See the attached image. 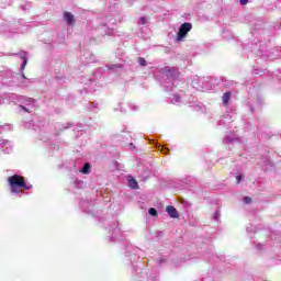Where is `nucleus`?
I'll use <instances>...</instances> for the list:
<instances>
[{"label":"nucleus","instance_id":"9","mask_svg":"<svg viewBox=\"0 0 281 281\" xmlns=\"http://www.w3.org/2000/svg\"><path fill=\"white\" fill-rule=\"evenodd\" d=\"M80 172H82V175H89V172H91V165H89V162H86Z\"/></svg>","mask_w":281,"mask_h":281},{"label":"nucleus","instance_id":"18","mask_svg":"<svg viewBox=\"0 0 281 281\" xmlns=\"http://www.w3.org/2000/svg\"><path fill=\"white\" fill-rule=\"evenodd\" d=\"M244 203H246V204L251 203V198L245 196V198H244Z\"/></svg>","mask_w":281,"mask_h":281},{"label":"nucleus","instance_id":"22","mask_svg":"<svg viewBox=\"0 0 281 281\" xmlns=\"http://www.w3.org/2000/svg\"><path fill=\"white\" fill-rule=\"evenodd\" d=\"M236 181H237V183H240V181H243V176H237Z\"/></svg>","mask_w":281,"mask_h":281},{"label":"nucleus","instance_id":"28","mask_svg":"<svg viewBox=\"0 0 281 281\" xmlns=\"http://www.w3.org/2000/svg\"><path fill=\"white\" fill-rule=\"evenodd\" d=\"M22 78H23L24 80H26V79H27V78L25 77V75H23V74H22Z\"/></svg>","mask_w":281,"mask_h":281},{"label":"nucleus","instance_id":"5","mask_svg":"<svg viewBox=\"0 0 281 281\" xmlns=\"http://www.w3.org/2000/svg\"><path fill=\"white\" fill-rule=\"evenodd\" d=\"M15 56H19L22 60L21 71L25 70V67L27 66V53L20 52L19 54H15Z\"/></svg>","mask_w":281,"mask_h":281},{"label":"nucleus","instance_id":"24","mask_svg":"<svg viewBox=\"0 0 281 281\" xmlns=\"http://www.w3.org/2000/svg\"><path fill=\"white\" fill-rule=\"evenodd\" d=\"M114 234L117 236V234H120V228H114Z\"/></svg>","mask_w":281,"mask_h":281},{"label":"nucleus","instance_id":"1","mask_svg":"<svg viewBox=\"0 0 281 281\" xmlns=\"http://www.w3.org/2000/svg\"><path fill=\"white\" fill-rule=\"evenodd\" d=\"M8 182L11 188V194L18 198H21V194H25L23 190H32V184L25 183V178L20 175L9 177Z\"/></svg>","mask_w":281,"mask_h":281},{"label":"nucleus","instance_id":"11","mask_svg":"<svg viewBox=\"0 0 281 281\" xmlns=\"http://www.w3.org/2000/svg\"><path fill=\"white\" fill-rule=\"evenodd\" d=\"M128 186H130V188H132V189H137V181L136 180H134V178H130L128 179Z\"/></svg>","mask_w":281,"mask_h":281},{"label":"nucleus","instance_id":"12","mask_svg":"<svg viewBox=\"0 0 281 281\" xmlns=\"http://www.w3.org/2000/svg\"><path fill=\"white\" fill-rule=\"evenodd\" d=\"M146 23H148V18L146 16L139 18L138 25H146Z\"/></svg>","mask_w":281,"mask_h":281},{"label":"nucleus","instance_id":"30","mask_svg":"<svg viewBox=\"0 0 281 281\" xmlns=\"http://www.w3.org/2000/svg\"><path fill=\"white\" fill-rule=\"evenodd\" d=\"M251 113H254V108L250 109Z\"/></svg>","mask_w":281,"mask_h":281},{"label":"nucleus","instance_id":"15","mask_svg":"<svg viewBox=\"0 0 281 281\" xmlns=\"http://www.w3.org/2000/svg\"><path fill=\"white\" fill-rule=\"evenodd\" d=\"M223 142H224V144H229V143H232V142H235V138H232V137H229V136H226Z\"/></svg>","mask_w":281,"mask_h":281},{"label":"nucleus","instance_id":"8","mask_svg":"<svg viewBox=\"0 0 281 281\" xmlns=\"http://www.w3.org/2000/svg\"><path fill=\"white\" fill-rule=\"evenodd\" d=\"M222 100H223V104L225 105L229 104V100H232V92L231 91L225 92L222 97Z\"/></svg>","mask_w":281,"mask_h":281},{"label":"nucleus","instance_id":"10","mask_svg":"<svg viewBox=\"0 0 281 281\" xmlns=\"http://www.w3.org/2000/svg\"><path fill=\"white\" fill-rule=\"evenodd\" d=\"M170 102L171 104H179V102H181V97H179V94H173Z\"/></svg>","mask_w":281,"mask_h":281},{"label":"nucleus","instance_id":"23","mask_svg":"<svg viewBox=\"0 0 281 281\" xmlns=\"http://www.w3.org/2000/svg\"><path fill=\"white\" fill-rule=\"evenodd\" d=\"M161 153H164V155H168V149L167 148H164V147H161Z\"/></svg>","mask_w":281,"mask_h":281},{"label":"nucleus","instance_id":"21","mask_svg":"<svg viewBox=\"0 0 281 281\" xmlns=\"http://www.w3.org/2000/svg\"><path fill=\"white\" fill-rule=\"evenodd\" d=\"M241 5H247V3H249V0H239Z\"/></svg>","mask_w":281,"mask_h":281},{"label":"nucleus","instance_id":"29","mask_svg":"<svg viewBox=\"0 0 281 281\" xmlns=\"http://www.w3.org/2000/svg\"><path fill=\"white\" fill-rule=\"evenodd\" d=\"M33 102H34V100L31 99V100H30V103L32 104Z\"/></svg>","mask_w":281,"mask_h":281},{"label":"nucleus","instance_id":"19","mask_svg":"<svg viewBox=\"0 0 281 281\" xmlns=\"http://www.w3.org/2000/svg\"><path fill=\"white\" fill-rule=\"evenodd\" d=\"M21 111H25L26 113H30V108H25L23 105H20Z\"/></svg>","mask_w":281,"mask_h":281},{"label":"nucleus","instance_id":"20","mask_svg":"<svg viewBox=\"0 0 281 281\" xmlns=\"http://www.w3.org/2000/svg\"><path fill=\"white\" fill-rule=\"evenodd\" d=\"M220 217H221V213H220L218 211H216V212L214 213V218H215V221H218Z\"/></svg>","mask_w":281,"mask_h":281},{"label":"nucleus","instance_id":"7","mask_svg":"<svg viewBox=\"0 0 281 281\" xmlns=\"http://www.w3.org/2000/svg\"><path fill=\"white\" fill-rule=\"evenodd\" d=\"M166 212L171 218H179V213L175 206H167Z\"/></svg>","mask_w":281,"mask_h":281},{"label":"nucleus","instance_id":"6","mask_svg":"<svg viewBox=\"0 0 281 281\" xmlns=\"http://www.w3.org/2000/svg\"><path fill=\"white\" fill-rule=\"evenodd\" d=\"M64 21L67 23V25H74L75 19L74 14L71 12H64Z\"/></svg>","mask_w":281,"mask_h":281},{"label":"nucleus","instance_id":"25","mask_svg":"<svg viewBox=\"0 0 281 281\" xmlns=\"http://www.w3.org/2000/svg\"><path fill=\"white\" fill-rule=\"evenodd\" d=\"M115 67H122V66H120V65H117V66L112 65V66H110V69H115Z\"/></svg>","mask_w":281,"mask_h":281},{"label":"nucleus","instance_id":"16","mask_svg":"<svg viewBox=\"0 0 281 281\" xmlns=\"http://www.w3.org/2000/svg\"><path fill=\"white\" fill-rule=\"evenodd\" d=\"M149 214L150 216H157V210H155L154 207L149 209Z\"/></svg>","mask_w":281,"mask_h":281},{"label":"nucleus","instance_id":"2","mask_svg":"<svg viewBox=\"0 0 281 281\" xmlns=\"http://www.w3.org/2000/svg\"><path fill=\"white\" fill-rule=\"evenodd\" d=\"M165 81L162 82V87L167 89V91H170L172 89V80H177L179 78V70L177 68H170L166 67L165 68Z\"/></svg>","mask_w":281,"mask_h":281},{"label":"nucleus","instance_id":"4","mask_svg":"<svg viewBox=\"0 0 281 281\" xmlns=\"http://www.w3.org/2000/svg\"><path fill=\"white\" fill-rule=\"evenodd\" d=\"M0 150H2L4 155H10L12 153V144H10V140L0 139Z\"/></svg>","mask_w":281,"mask_h":281},{"label":"nucleus","instance_id":"14","mask_svg":"<svg viewBox=\"0 0 281 281\" xmlns=\"http://www.w3.org/2000/svg\"><path fill=\"white\" fill-rule=\"evenodd\" d=\"M7 128L8 131H12V125H4V126L0 125V133H3V131H5Z\"/></svg>","mask_w":281,"mask_h":281},{"label":"nucleus","instance_id":"3","mask_svg":"<svg viewBox=\"0 0 281 281\" xmlns=\"http://www.w3.org/2000/svg\"><path fill=\"white\" fill-rule=\"evenodd\" d=\"M191 30H192V23L184 22L178 31L177 41H183V38L188 36V32H190Z\"/></svg>","mask_w":281,"mask_h":281},{"label":"nucleus","instance_id":"26","mask_svg":"<svg viewBox=\"0 0 281 281\" xmlns=\"http://www.w3.org/2000/svg\"><path fill=\"white\" fill-rule=\"evenodd\" d=\"M131 109H132L133 111H137V106H135V105H131Z\"/></svg>","mask_w":281,"mask_h":281},{"label":"nucleus","instance_id":"17","mask_svg":"<svg viewBox=\"0 0 281 281\" xmlns=\"http://www.w3.org/2000/svg\"><path fill=\"white\" fill-rule=\"evenodd\" d=\"M105 34H106L108 36H112V34H113V29H106Z\"/></svg>","mask_w":281,"mask_h":281},{"label":"nucleus","instance_id":"13","mask_svg":"<svg viewBox=\"0 0 281 281\" xmlns=\"http://www.w3.org/2000/svg\"><path fill=\"white\" fill-rule=\"evenodd\" d=\"M138 65H140V67H146V65H148V63L146 61L145 58L139 57L138 58Z\"/></svg>","mask_w":281,"mask_h":281},{"label":"nucleus","instance_id":"27","mask_svg":"<svg viewBox=\"0 0 281 281\" xmlns=\"http://www.w3.org/2000/svg\"><path fill=\"white\" fill-rule=\"evenodd\" d=\"M257 249H262V245H261V244H258V245H257Z\"/></svg>","mask_w":281,"mask_h":281}]
</instances>
